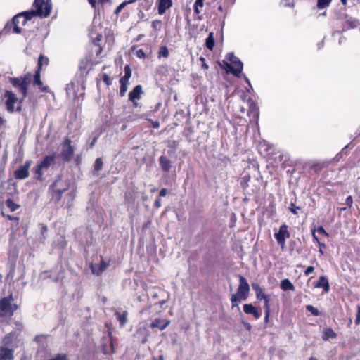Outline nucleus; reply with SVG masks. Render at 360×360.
I'll return each mask as SVG.
<instances>
[{
  "instance_id": "nucleus-1",
  "label": "nucleus",
  "mask_w": 360,
  "mask_h": 360,
  "mask_svg": "<svg viewBox=\"0 0 360 360\" xmlns=\"http://www.w3.org/2000/svg\"><path fill=\"white\" fill-rule=\"evenodd\" d=\"M35 10L25 11L15 15L13 17V22H19V20H22V25H25L27 20H31L34 16H40L41 18L48 17L51 11V5L47 0H34L33 3Z\"/></svg>"
},
{
  "instance_id": "nucleus-2",
  "label": "nucleus",
  "mask_w": 360,
  "mask_h": 360,
  "mask_svg": "<svg viewBox=\"0 0 360 360\" xmlns=\"http://www.w3.org/2000/svg\"><path fill=\"white\" fill-rule=\"evenodd\" d=\"M9 81L11 84L16 89H18L19 92L22 94V98L19 101V105L16 108L17 111L21 110V103L27 96V86L30 83V77H10Z\"/></svg>"
},
{
  "instance_id": "nucleus-3",
  "label": "nucleus",
  "mask_w": 360,
  "mask_h": 360,
  "mask_svg": "<svg viewBox=\"0 0 360 360\" xmlns=\"http://www.w3.org/2000/svg\"><path fill=\"white\" fill-rule=\"evenodd\" d=\"M12 301H13L12 294L0 300V316H11L18 309V305L12 304Z\"/></svg>"
},
{
  "instance_id": "nucleus-4",
  "label": "nucleus",
  "mask_w": 360,
  "mask_h": 360,
  "mask_svg": "<svg viewBox=\"0 0 360 360\" xmlns=\"http://www.w3.org/2000/svg\"><path fill=\"white\" fill-rule=\"evenodd\" d=\"M226 59L230 62L224 61L226 67L229 68V71L236 77H240L242 70H243V63L238 58L234 56L233 53H229Z\"/></svg>"
},
{
  "instance_id": "nucleus-5",
  "label": "nucleus",
  "mask_w": 360,
  "mask_h": 360,
  "mask_svg": "<svg viewBox=\"0 0 360 360\" xmlns=\"http://www.w3.org/2000/svg\"><path fill=\"white\" fill-rule=\"evenodd\" d=\"M290 236V232L288 230V226L284 224H282L278 229V231L274 234V237L277 240L278 244L283 248L285 245V240Z\"/></svg>"
},
{
  "instance_id": "nucleus-6",
  "label": "nucleus",
  "mask_w": 360,
  "mask_h": 360,
  "mask_svg": "<svg viewBox=\"0 0 360 360\" xmlns=\"http://www.w3.org/2000/svg\"><path fill=\"white\" fill-rule=\"evenodd\" d=\"M74 154V148L71 146V140L65 139L62 146L60 157L63 161L68 162L71 160Z\"/></svg>"
},
{
  "instance_id": "nucleus-7",
  "label": "nucleus",
  "mask_w": 360,
  "mask_h": 360,
  "mask_svg": "<svg viewBox=\"0 0 360 360\" xmlns=\"http://www.w3.org/2000/svg\"><path fill=\"white\" fill-rule=\"evenodd\" d=\"M32 161L30 160H26L23 165L20 166L14 172V177L16 179H25L29 176V169L31 166Z\"/></svg>"
},
{
  "instance_id": "nucleus-8",
  "label": "nucleus",
  "mask_w": 360,
  "mask_h": 360,
  "mask_svg": "<svg viewBox=\"0 0 360 360\" xmlns=\"http://www.w3.org/2000/svg\"><path fill=\"white\" fill-rule=\"evenodd\" d=\"M6 98L5 105L6 110L9 112H13L15 110V104L18 101V98L11 91H6L4 94Z\"/></svg>"
},
{
  "instance_id": "nucleus-9",
  "label": "nucleus",
  "mask_w": 360,
  "mask_h": 360,
  "mask_svg": "<svg viewBox=\"0 0 360 360\" xmlns=\"http://www.w3.org/2000/svg\"><path fill=\"white\" fill-rule=\"evenodd\" d=\"M95 13H100L105 4H112V0H88Z\"/></svg>"
},
{
  "instance_id": "nucleus-10",
  "label": "nucleus",
  "mask_w": 360,
  "mask_h": 360,
  "mask_svg": "<svg viewBox=\"0 0 360 360\" xmlns=\"http://www.w3.org/2000/svg\"><path fill=\"white\" fill-rule=\"evenodd\" d=\"M237 292L243 295L248 297L250 292V285L245 278L241 275L239 276V285Z\"/></svg>"
},
{
  "instance_id": "nucleus-11",
  "label": "nucleus",
  "mask_w": 360,
  "mask_h": 360,
  "mask_svg": "<svg viewBox=\"0 0 360 360\" xmlns=\"http://www.w3.org/2000/svg\"><path fill=\"white\" fill-rule=\"evenodd\" d=\"M13 348L6 347L3 345L0 346V360H13Z\"/></svg>"
},
{
  "instance_id": "nucleus-12",
  "label": "nucleus",
  "mask_w": 360,
  "mask_h": 360,
  "mask_svg": "<svg viewBox=\"0 0 360 360\" xmlns=\"http://www.w3.org/2000/svg\"><path fill=\"white\" fill-rule=\"evenodd\" d=\"M18 22H13V18L12 19L11 22H7L5 25L3 32L5 34H9L11 32L19 34L21 32V29L18 26Z\"/></svg>"
},
{
  "instance_id": "nucleus-13",
  "label": "nucleus",
  "mask_w": 360,
  "mask_h": 360,
  "mask_svg": "<svg viewBox=\"0 0 360 360\" xmlns=\"http://www.w3.org/2000/svg\"><path fill=\"white\" fill-rule=\"evenodd\" d=\"M108 264L103 260H101L98 264H91V269L94 274L97 276L101 275L107 268Z\"/></svg>"
},
{
  "instance_id": "nucleus-14",
  "label": "nucleus",
  "mask_w": 360,
  "mask_h": 360,
  "mask_svg": "<svg viewBox=\"0 0 360 360\" xmlns=\"http://www.w3.org/2000/svg\"><path fill=\"white\" fill-rule=\"evenodd\" d=\"M55 162V155H46L43 160L37 165L43 169L47 170L49 167Z\"/></svg>"
},
{
  "instance_id": "nucleus-15",
  "label": "nucleus",
  "mask_w": 360,
  "mask_h": 360,
  "mask_svg": "<svg viewBox=\"0 0 360 360\" xmlns=\"http://www.w3.org/2000/svg\"><path fill=\"white\" fill-rule=\"evenodd\" d=\"M243 311L246 314H252L253 316L258 319L261 317V313L258 311L256 307L251 304H245L243 305Z\"/></svg>"
},
{
  "instance_id": "nucleus-16",
  "label": "nucleus",
  "mask_w": 360,
  "mask_h": 360,
  "mask_svg": "<svg viewBox=\"0 0 360 360\" xmlns=\"http://www.w3.org/2000/svg\"><path fill=\"white\" fill-rule=\"evenodd\" d=\"M248 297V296H246V295L244 296L238 292L236 294H233L231 297L232 308H234L236 307L238 308V309L240 311V307L238 306V303L241 301L246 300Z\"/></svg>"
},
{
  "instance_id": "nucleus-17",
  "label": "nucleus",
  "mask_w": 360,
  "mask_h": 360,
  "mask_svg": "<svg viewBox=\"0 0 360 360\" xmlns=\"http://www.w3.org/2000/svg\"><path fill=\"white\" fill-rule=\"evenodd\" d=\"M248 297V296H246V295L244 296L238 292L236 294H233L231 297L232 308H234L236 307L238 308V309L240 311V307L238 306V303L241 301L246 300Z\"/></svg>"
},
{
  "instance_id": "nucleus-18",
  "label": "nucleus",
  "mask_w": 360,
  "mask_h": 360,
  "mask_svg": "<svg viewBox=\"0 0 360 360\" xmlns=\"http://www.w3.org/2000/svg\"><path fill=\"white\" fill-rule=\"evenodd\" d=\"M158 13L162 15L165 13V11L172 7V0H158Z\"/></svg>"
},
{
  "instance_id": "nucleus-19",
  "label": "nucleus",
  "mask_w": 360,
  "mask_h": 360,
  "mask_svg": "<svg viewBox=\"0 0 360 360\" xmlns=\"http://www.w3.org/2000/svg\"><path fill=\"white\" fill-rule=\"evenodd\" d=\"M148 331L146 328H139L136 333L135 337L142 343L144 344L147 342Z\"/></svg>"
},
{
  "instance_id": "nucleus-20",
  "label": "nucleus",
  "mask_w": 360,
  "mask_h": 360,
  "mask_svg": "<svg viewBox=\"0 0 360 360\" xmlns=\"http://www.w3.org/2000/svg\"><path fill=\"white\" fill-rule=\"evenodd\" d=\"M314 286L319 288H323L326 292H328L330 290L329 283L328 278L325 276H320L318 282L314 285Z\"/></svg>"
},
{
  "instance_id": "nucleus-21",
  "label": "nucleus",
  "mask_w": 360,
  "mask_h": 360,
  "mask_svg": "<svg viewBox=\"0 0 360 360\" xmlns=\"http://www.w3.org/2000/svg\"><path fill=\"white\" fill-rule=\"evenodd\" d=\"M142 93V86L141 85L136 86L134 89L129 94V101H134L136 99H139Z\"/></svg>"
},
{
  "instance_id": "nucleus-22",
  "label": "nucleus",
  "mask_w": 360,
  "mask_h": 360,
  "mask_svg": "<svg viewBox=\"0 0 360 360\" xmlns=\"http://www.w3.org/2000/svg\"><path fill=\"white\" fill-rule=\"evenodd\" d=\"M33 84L36 85V86H38L39 89L42 92H47L48 90H49L48 86H43V83H42V82L41 81V79H40V71L39 70H37L35 74H34V75Z\"/></svg>"
},
{
  "instance_id": "nucleus-23",
  "label": "nucleus",
  "mask_w": 360,
  "mask_h": 360,
  "mask_svg": "<svg viewBox=\"0 0 360 360\" xmlns=\"http://www.w3.org/2000/svg\"><path fill=\"white\" fill-rule=\"evenodd\" d=\"M17 336H18V334H15V332H11V333L6 334L2 340L1 345L6 346V347L11 348L13 340L15 337H17Z\"/></svg>"
},
{
  "instance_id": "nucleus-24",
  "label": "nucleus",
  "mask_w": 360,
  "mask_h": 360,
  "mask_svg": "<svg viewBox=\"0 0 360 360\" xmlns=\"http://www.w3.org/2000/svg\"><path fill=\"white\" fill-rule=\"evenodd\" d=\"M252 289L255 292L256 298L257 300H261L266 298V297L268 296V295H266L264 292L262 288L260 287V285L258 283H252Z\"/></svg>"
},
{
  "instance_id": "nucleus-25",
  "label": "nucleus",
  "mask_w": 360,
  "mask_h": 360,
  "mask_svg": "<svg viewBox=\"0 0 360 360\" xmlns=\"http://www.w3.org/2000/svg\"><path fill=\"white\" fill-rule=\"evenodd\" d=\"M159 163L164 172H169L171 169V161L165 156H160L159 158Z\"/></svg>"
},
{
  "instance_id": "nucleus-26",
  "label": "nucleus",
  "mask_w": 360,
  "mask_h": 360,
  "mask_svg": "<svg viewBox=\"0 0 360 360\" xmlns=\"http://www.w3.org/2000/svg\"><path fill=\"white\" fill-rule=\"evenodd\" d=\"M169 321H165V320L161 319H155L150 324V327L152 328H158L160 330H164L169 324Z\"/></svg>"
},
{
  "instance_id": "nucleus-27",
  "label": "nucleus",
  "mask_w": 360,
  "mask_h": 360,
  "mask_svg": "<svg viewBox=\"0 0 360 360\" xmlns=\"http://www.w3.org/2000/svg\"><path fill=\"white\" fill-rule=\"evenodd\" d=\"M44 171L45 169H43L38 165H37L35 167L32 168V172L34 174V178L39 181H42L44 180L43 175Z\"/></svg>"
},
{
  "instance_id": "nucleus-28",
  "label": "nucleus",
  "mask_w": 360,
  "mask_h": 360,
  "mask_svg": "<svg viewBox=\"0 0 360 360\" xmlns=\"http://www.w3.org/2000/svg\"><path fill=\"white\" fill-rule=\"evenodd\" d=\"M337 334L331 328H325L323 331L322 338L325 341H328L330 338H335Z\"/></svg>"
},
{
  "instance_id": "nucleus-29",
  "label": "nucleus",
  "mask_w": 360,
  "mask_h": 360,
  "mask_svg": "<svg viewBox=\"0 0 360 360\" xmlns=\"http://www.w3.org/2000/svg\"><path fill=\"white\" fill-rule=\"evenodd\" d=\"M281 288L284 291H287V290L294 291L295 290V286L288 278H285V279H283V281H281Z\"/></svg>"
},
{
  "instance_id": "nucleus-30",
  "label": "nucleus",
  "mask_w": 360,
  "mask_h": 360,
  "mask_svg": "<svg viewBox=\"0 0 360 360\" xmlns=\"http://www.w3.org/2000/svg\"><path fill=\"white\" fill-rule=\"evenodd\" d=\"M214 46V33L210 32L208 37L205 40V46L210 50L212 51Z\"/></svg>"
},
{
  "instance_id": "nucleus-31",
  "label": "nucleus",
  "mask_w": 360,
  "mask_h": 360,
  "mask_svg": "<svg viewBox=\"0 0 360 360\" xmlns=\"http://www.w3.org/2000/svg\"><path fill=\"white\" fill-rule=\"evenodd\" d=\"M115 315L116 316L117 319L120 321V323L122 326H124L127 323V311H124L122 314L116 311Z\"/></svg>"
},
{
  "instance_id": "nucleus-32",
  "label": "nucleus",
  "mask_w": 360,
  "mask_h": 360,
  "mask_svg": "<svg viewBox=\"0 0 360 360\" xmlns=\"http://www.w3.org/2000/svg\"><path fill=\"white\" fill-rule=\"evenodd\" d=\"M61 181L58 180L55 182L54 186L56 187V192L58 194V198H60L62 194L68 190V185H66L65 188H60Z\"/></svg>"
},
{
  "instance_id": "nucleus-33",
  "label": "nucleus",
  "mask_w": 360,
  "mask_h": 360,
  "mask_svg": "<svg viewBox=\"0 0 360 360\" xmlns=\"http://www.w3.org/2000/svg\"><path fill=\"white\" fill-rule=\"evenodd\" d=\"M5 205L11 211L14 212L20 207V205L15 203L11 199L8 198L6 200Z\"/></svg>"
},
{
  "instance_id": "nucleus-34",
  "label": "nucleus",
  "mask_w": 360,
  "mask_h": 360,
  "mask_svg": "<svg viewBox=\"0 0 360 360\" xmlns=\"http://www.w3.org/2000/svg\"><path fill=\"white\" fill-rule=\"evenodd\" d=\"M49 63V59L48 58L44 56L43 55H40L38 59L37 66L38 69L37 70H39L41 69V68L44 65H47Z\"/></svg>"
},
{
  "instance_id": "nucleus-35",
  "label": "nucleus",
  "mask_w": 360,
  "mask_h": 360,
  "mask_svg": "<svg viewBox=\"0 0 360 360\" xmlns=\"http://www.w3.org/2000/svg\"><path fill=\"white\" fill-rule=\"evenodd\" d=\"M109 342H110V347H107L105 345H102V352L105 354H109L110 352H114L113 342H112V340L111 338H110Z\"/></svg>"
},
{
  "instance_id": "nucleus-36",
  "label": "nucleus",
  "mask_w": 360,
  "mask_h": 360,
  "mask_svg": "<svg viewBox=\"0 0 360 360\" xmlns=\"http://www.w3.org/2000/svg\"><path fill=\"white\" fill-rule=\"evenodd\" d=\"M346 24L350 27V28H355L358 27L360 25L359 21L356 18H347L346 20Z\"/></svg>"
},
{
  "instance_id": "nucleus-37",
  "label": "nucleus",
  "mask_w": 360,
  "mask_h": 360,
  "mask_svg": "<svg viewBox=\"0 0 360 360\" xmlns=\"http://www.w3.org/2000/svg\"><path fill=\"white\" fill-rule=\"evenodd\" d=\"M169 56V51L167 46H162L160 48L159 52H158V57L161 58H167Z\"/></svg>"
},
{
  "instance_id": "nucleus-38",
  "label": "nucleus",
  "mask_w": 360,
  "mask_h": 360,
  "mask_svg": "<svg viewBox=\"0 0 360 360\" xmlns=\"http://www.w3.org/2000/svg\"><path fill=\"white\" fill-rule=\"evenodd\" d=\"M332 0H318L317 1V7L319 9H323L328 7Z\"/></svg>"
},
{
  "instance_id": "nucleus-39",
  "label": "nucleus",
  "mask_w": 360,
  "mask_h": 360,
  "mask_svg": "<svg viewBox=\"0 0 360 360\" xmlns=\"http://www.w3.org/2000/svg\"><path fill=\"white\" fill-rule=\"evenodd\" d=\"M103 162L101 158H96L94 163V170L96 172H99L100 170H101L103 167Z\"/></svg>"
},
{
  "instance_id": "nucleus-40",
  "label": "nucleus",
  "mask_w": 360,
  "mask_h": 360,
  "mask_svg": "<svg viewBox=\"0 0 360 360\" xmlns=\"http://www.w3.org/2000/svg\"><path fill=\"white\" fill-rule=\"evenodd\" d=\"M47 226L46 225H41V237L40 242L44 243L46 238Z\"/></svg>"
},
{
  "instance_id": "nucleus-41",
  "label": "nucleus",
  "mask_w": 360,
  "mask_h": 360,
  "mask_svg": "<svg viewBox=\"0 0 360 360\" xmlns=\"http://www.w3.org/2000/svg\"><path fill=\"white\" fill-rule=\"evenodd\" d=\"M15 334H20L23 328V324L21 321H16L14 322Z\"/></svg>"
},
{
  "instance_id": "nucleus-42",
  "label": "nucleus",
  "mask_w": 360,
  "mask_h": 360,
  "mask_svg": "<svg viewBox=\"0 0 360 360\" xmlns=\"http://www.w3.org/2000/svg\"><path fill=\"white\" fill-rule=\"evenodd\" d=\"M306 309L311 312L313 316H319L320 314L319 311L312 305H307Z\"/></svg>"
},
{
  "instance_id": "nucleus-43",
  "label": "nucleus",
  "mask_w": 360,
  "mask_h": 360,
  "mask_svg": "<svg viewBox=\"0 0 360 360\" xmlns=\"http://www.w3.org/2000/svg\"><path fill=\"white\" fill-rule=\"evenodd\" d=\"M248 115H252L254 119L257 120L259 117L258 109L256 108H251L250 110L248 112Z\"/></svg>"
},
{
  "instance_id": "nucleus-44",
  "label": "nucleus",
  "mask_w": 360,
  "mask_h": 360,
  "mask_svg": "<svg viewBox=\"0 0 360 360\" xmlns=\"http://www.w3.org/2000/svg\"><path fill=\"white\" fill-rule=\"evenodd\" d=\"M127 5V3H126L125 1L122 2V4H120L115 9V15H118L121 11Z\"/></svg>"
},
{
  "instance_id": "nucleus-45",
  "label": "nucleus",
  "mask_w": 360,
  "mask_h": 360,
  "mask_svg": "<svg viewBox=\"0 0 360 360\" xmlns=\"http://www.w3.org/2000/svg\"><path fill=\"white\" fill-rule=\"evenodd\" d=\"M289 209L292 213H293L294 214H297L298 210H300L301 208L298 206H296L294 203L291 202Z\"/></svg>"
},
{
  "instance_id": "nucleus-46",
  "label": "nucleus",
  "mask_w": 360,
  "mask_h": 360,
  "mask_svg": "<svg viewBox=\"0 0 360 360\" xmlns=\"http://www.w3.org/2000/svg\"><path fill=\"white\" fill-rule=\"evenodd\" d=\"M263 300L264 302V311L270 310L269 295L266 296V298L263 299Z\"/></svg>"
},
{
  "instance_id": "nucleus-47",
  "label": "nucleus",
  "mask_w": 360,
  "mask_h": 360,
  "mask_svg": "<svg viewBox=\"0 0 360 360\" xmlns=\"http://www.w3.org/2000/svg\"><path fill=\"white\" fill-rule=\"evenodd\" d=\"M131 76V71L130 67L129 65H126L124 67V77H125L126 78H128L129 79Z\"/></svg>"
},
{
  "instance_id": "nucleus-48",
  "label": "nucleus",
  "mask_w": 360,
  "mask_h": 360,
  "mask_svg": "<svg viewBox=\"0 0 360 360\" xmlns=\"http://www.w3.org/2000/svg\"><path fill=\"white\" fill-rule=\"evenodd\" d=\"M281 4L284 6L291 7L294 5V0H281Z\"/></svg>"
},
{
  "instance_id": "nucleus-49",
  "label": "nucleus",
  "mask_w": 360,
  "mask_h": 360,
  "mask_svg": "<svg viewBox=\"0 0 360 360\" xmlns=\"http://www.w3.org/2000/svg\"><path fill=\"white\" fill-rule=\"evenodd\" d=\"M103 80L108 86L110 85L112 83L111 78L107 74L103 75Z\"/></svg>"
},
{
  "instance_id": "nucleus-50",
  "label": "nucleus",
  "mask_w": 360,
  "mask_h": 360,
  "mask_svg": "<svg viewBox=\"0 0 360 360\" xmlns=\"http://www.w3.org/2000/svg\"><path fill=\"white\" fill-rule=\"evenodd\" d=\"M127 91V85L126 84H120V94L121 96H124Z\"/></svg>"
},
{
  "instance_id": "nucleus-51",
  "label": "nucleus",
  "mask_w": 360,
  "mask_h": 360,
  "mask_svg": "<svg viewBox=\"0 0 360 360\" xmlns=\"http://www.w3.org/2000/svg\"><path fill=\"white\" fill-rule=\"evenodd\" d=\"M355 323L356 325H359L360 323V306L359 305L357 307Z\"/></svg>"
},
{
  "instance_id": "nucleus-52",
  "label": "nucleus",
  "mask_w": 360,
  "mask_h": 360,
  "mask_svg": "<svg viewBox=\"0 0 360 360\" xmlns=\"http://www.w3.org/2000/svg\"><path fill=\"white\" fill-rule=\"evenodd\" d=\"M4 216L5 217H6L8 220H13V221H16V226L18 225V221H19V218L18 217H13V216H11V215H4Z\"/></svg>"
},
{
  "instance_id": "nucleus-53",
  "label": "nucleus",
  "mask_w": 360,
  "mask_h": 360,
  "mask_svg": "<svg viewBox=\"0 0 360 360\" xmlns=\"http://www.w3.org/2000/svg\"><path fill=\"white\" fill-rule=\"evenodd\" d=\"M136 55L139 58H142L146 56L145 52L142 49L137 50L136 52Z\"/></svg>"
},
{
  "instance_id": "nucleus-54",
  "label": "nucleus",
  "mask_w": 360,
  "mask_h": 360,
  "mask_svg": "<svg viewBox=\"0 0 360 360\" xmlns=\"http://www.w3.org/2000/svg\"><path fill=\"white\" fill-rule=\"evenodd\" d=\"M347 147H348V145H347V146H345V147L342 150V151H341L340 153H338V154L335 155V157L334 158V160H335V161H339V160H340V159L342 158V154L343 151H344L346 148H347Z\"/></svg>"
},
{
  "instance_id": "nucleus-55",
  "label": "nucleus",
  "mask_w": 360,
  "mask_h": 360,
  "mask_svg": "<svg viewBox=\"0 0 360 360\" xmlns=\"http://www.w3.org/2000/svg\"><path fill=\"white\" fill-rule=\"evenodd\" d=\"M314 270V268L311 266H308L306 270L304 271V275L309 276L310 274H311Z\"/></svg>"
},
{
  "instance_id": "nucleus-56",
  "label": "nucleus",
  "mask_w": 360,
  "mask_h": 360,
  "mask_svg": "<svg viewBox=\"0 0 360 360\" xmlns=\"http://www.w3.org/2000/svg\"><path fill=\"white\" fill-rule=\"evenodd\" d=\"M345 203L347 205H348L349 207H352V203H353V199L352 198V196H348L346 200H345Z\"/></svg>"
},
{
  "instance_id": "nucleus-57",
  "label": "nucleus",
  "mask_w": 360,
  "mask_h": 360,
  "mask_svg": "<svg viewBox=\"0 0 360 360\" xmlns=\"http://www.w3.org/2000/svg\"><path fill=\"white\" fill-rule=\"evenodd\" d=\"M129 79L126 78L125 77H122L120 79V84H126L128 85Z\"/></svg>"
},
{
  "instance_id": "nucleus-58",
  "label": "nucleus",
  "mask_w": 360,
  "mask_h": 360,
  "mask_svg": "<svg viewBox=\"0 0 360 360\" xmlns=\"http://www.w3.org/2000/svg\"><path fill=\"white\" fill-rule=\"evenodd\" d=\"M316 231H317L319 233H320V234H325V235H327L326 231H325V229H323V227H322V226H319V227L317 229Z\"/></svg>"
},
{
  "instance_id": "nucleus-59",
  "label": "nucleus",
  "mask_w": 360,
  "mask_h": 360,
  "mask_svg": "<svg viewBox=\"0 0 360 360\" xmlns=\"http://www.w3.org/2000/svg\"><path fill=\"white\" fill-rule=\"evenodd\" d=\"M167 190L166 188H162L160 191L159 196L160 197H164L167 195Z\"/></svg>"
},
{
  "instance_id": "nucleus-60",
  "label": "nucleus",
  "mask_w": 360,
  "mask_h": 360,
  "mask_svg": "<svg viewBox=\"0 0 360 360\" xmlns=\"http://www.w3.org/2000/svg\"><path fill=\"white\" fill-rule=\"evenodd\" d=\"M203 1L204 0H195V5H197V6H200V8L203 7Z\"/></svg>"
},
{
  "instance_id": "nucleus-61",
  "label": "nucleus",
  "mask_w": 360,
  "mask_h": 360,
  "mask_svg": "<svg viewBox=\"0 0 360 360\" xmlns=\"http://www.w3.org/2000/svg\"><path fill=\"white\" fill-rule=\"evenodd\" d=\"M71 90H74V85H73V84H72V85H70V84H69V85H68L67 89H66V91H67V94H68V95H70Z\"/></svg>"
},
{
  "instance_id": "nucleus-62",
  "label": "nucleus",
  "mask_w": 360,
  "mask_h": 360,
  "mask_svg": "<svg viewBox=\"0 0 360 360\" xmlns=\"http://www.w3.org/2000/svg\"><path fill=\"white\" fill-rule=\"evenodd\" d=\"M270 314V310H266L265 311V316H264V321L268 322Z\"/></svg>"
},
{
  "instance_id": "nucleus-63",
  "label": "nucleus",
  "mask_w": 360,
  "mask_h": 360,
  "mask_svg": "<svg viewBox=\"0 0 360 360\" xmlns=\"http://www.w3.org/2000/svg\"><path fill=\"white\" fill-rule=\"evenodd\" d=\"M155 206L157 207H160L162 206L161 200L160 198L155 200Z\"/></svg>"
},
{
  "instance_id": "nucleus-64",
  "label": "nucleus",
  "mask_w": 360,
  "mask_h": 360,
  "mask_svg": "<svg viewBox=\"0 0 360 360\" xmlns=\"http://www.w3.org/2000/svg\"><path fill=\"white\" fill-rule=\"evenodd\" d=\"M6 124V120L0 117V127H4Z\"/></svg>"
}]
</instances>
